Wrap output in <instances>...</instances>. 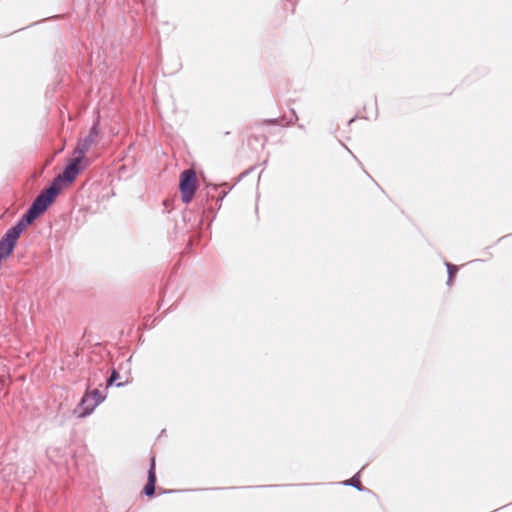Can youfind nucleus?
Listing matches in <instances>:
<instances>
[{"label": "nucleus", "mask_w": 512, "mask_h": 512, "mask_svg": "<svg viewBox=\"0 0 512 512\" xmlns=\"http://www.w3.org/2000/svg\"><path fill=\"white\" fill-rule=\"evenodd\" d=\"M99 132L100 119L97 117L89 128L88 134L77 142L74 149L75 156L68 159L63 171L39 192L16 223L2 236V260L8 259L13 254L20 236L52 206L62 190L71 185L87 168L89 162L86 152L95 143Z\"/></svg>", "instance_id": "obj_1"}, {"label": "nucleus", "mask_w": 512, "mask_h": 512, "mask_svg": "<svg viewBox=\"0 0 512 512\" xmlns=\"http://www.w3.org/2000/svg\"><path fill=\"white\" fill-rule=\"evenodd\" d=\"M198 188L199 181L195 170L190 168L182 171L179 178V191L182 202L189 204L193 200Z\"/></svg>", "instance_id": "obj_2"}, {"label": "nucleus", "mask_w": 512, "mask_h": 512, "mask_svg": "<svg viewBox=\"0 0 512 512\" xmlns=\"http://www.w3.org/2000/svg\"><path fill=\"white\" fill-rule=\"evenodd\" d=\"M219 188V185H216V184H210L206 187L207 189V192L205 194V197L203 198L202 197V192H200V194L198 195V202H199V205L202 209V213L205 214L206 212L207 213H212L213 216L215 215V211L216 210H219L221 208V204H222V201L223 199L226 197V195L229 193V191L231 190V188L229 187L228 190H224L222 191L218 198H217V202H216V208H213L212 206L208 205L209 204V200L210 198H214V195L211 194L216 192Z\"/></svg>", "instance_id": "obj_3"}, {"label": "nucleus", "mask_w": 512, "mask_h": 512, "mask_svg": "<svg viewBox=\"0 0 512 512\" xmlns=\"http://www.w3.org/2000/svg\"><path fill=\"white\" fill-rule=\"evenodd\" d=\"M147 474V483L145 484L142 493L149 498H153L155 497L157 483L156 459L154 455L150 457V465Z\"/></svg>", "instance_id": "obj_4"}, {"label": "nucleus", "mask_w": 512, "mask_h": 512, "mask_svg": "<svg viewBox=\"0 0 512 512\" xmlns=\"http://www.w3.org/2000/svg\"><path fill=\"white\" fill-rule=\"evenodd\" d=\"M85 393L89 396L92 403L85 408V412H79V417L84 418L91 415L96 407H98L106 399V395H103L99 389L90 390V385L87 386Z\"/></svg>", "instance_id": "obj_5"}, {"label": "nucleus", "mask_w": 512, "mask_h": 512, "mask_svg": "<svg viewBox=\"0 0 512 512\" xmlns=\"http://www.w3.org/2000/svg\"><path fill=\"white\" fill-rule=\"evenodd\" d=\"M341 484L344 486H353L358 491L366 490V488L360 483V472L354 474L350 479L342 481Z\"/></svg>", "instance_id": "obj_6"}, {"label": "nucleus", "mask_w": 512, "mask_h": 512, "mask_svg": "<svg viewBox=\"0 0 512 512\" xmlns=\"http://www.w3.org/2000/svg\"><path fill=\"white\" fill-rule=\"evenodd\" d=\"M120 378V373L117 369L113 368L111 370V373H110V376L106 379V387H111L113 386L114 384L116 385V387H123L125 385V382H118L116 383V381Z\"/></svg>", "instance_id": "obj_7"}, {"label": "nucleus", "mask_w": 512, "mask_h": 512, "mask_svg": "<svg viewBox=\"0 0 512 512\" xmlns=\"http://www.w3.org/2000/svg\"><path fill=\"white\" fill-rule=\"evenodd\" d=\"M267 141H268V137L263 135V134H261V135H252V136H250L248 138V144L250 146H252L253 143L255 142V143L259 144L261 149H264Z\"/></svg>", "instance_id": "obj_8"}, {"label": "nucleus", "mask_w": 512, "mask_h": 512, "mask_svg": "<svg viewBox=\"0 0 512 512\" xmlns=\"http://www.w3.org/2000/svg\"><path fill=\"white\" fill-rule=\"evenodd\" d=\"M89 403H92V401L89 398V396L86 393H84L80 402L78 403L77 407L75 408L74 413L79 414V412H85V408L89 406Z\"/></svg>", "instance_id": "obj_9"}, {"label": "nucleus", "mask_w": 512, "mask_h": 512, "mask_svg": "<svg viewBox=\"0 0 512 512\" xmlns=\"http://www.w3.org/2000/svg\"><path fill=\"white\" fill-rule=\"evenodd\" d=\"M445 265L447 268L448 276H450V278H454L459 270L458 266H456L452 263H449V262H446Z\"/></svg>", "instance_id": "obj_10"}, {"label": "nucleus", "mask_w": 512, "mask_h": 512, "mask_svg": "<svg viewBox=\"0 0 512 512\" xmlns=\"http://www.w3.org/2000/svg\"><path fill=\"white\" fill-rule=\"evenodd\" d=\"M283 118H270V119H264L261 124L263 125H276V124H279L280 120H282Z\"/></svg>", "instance_id": "obj_11"}, {"label": "nucleus", "mask_w": 512, "mask_h": 512, "mask_svg": "<svg viewBox=\"0 0 512 512\" xmlns=\"http://www.w3.org/2000/svg\"><path fill=\"white\" fill-rule=\"evenodd\" d=\"M291 113H292V117L287 122L288 126L293 125L298 120V116H297L296 111L294 109H291Z\"/></svg>", "instance_id": "obj_12"}, {"label": "nucleus", "mask_w": 512, "mask_h": 512, "mask_svg": "<svg viewBox=\"0 0 512 512\" xmlns=\"http://www.w3.org/2000/svg\"><path fill=\"white\" fill-rule=\"evenodd\" d=\"M176 490H162L160 493L161 494H169V493H174Z\"/></svg>", "instance_id": "obj_13"}, {"label": "nucleus", "mask_w": 512, "mask_h": 512, "mask_svg": "<svg viewBox=\"0 0 512 512\" xmlns=\"http://www.w3.org/2000/svg\"><path fill=\"white\" fill-rule=\"evenodd\" d=\"M453 279H454V278H450V276H448V278H447V285H448V286L452 285V283H453Z\"/></svg>", "instance_id": "obj_14"}, {"label": "nucleus", "mask_w": 512, "mask_h": 512, "mask_svg": "<svg viewBox=\"0 0 512 512\" xmlns=\"http://www.w3.org/2000/svg\"><path fill=\"white\" fill-rule=\"evenodd\" d=\"M356 117H353L351 118L349 121H348V124H351L354 120H355Z\"/></svg>", "instance_id": "obj_15"}, {"label": "nucleus", "mask_w": 512, "mask_h": 512, "mask_svg": "<svg viewBox=\"0 0 512 512\" xmlns=\"http://www.w3.org/2000/svg\"><path fill=\"white\" fill-rule=\"evenodd\" d=\"M298 127H299L300 129H305V127H304V125H303V124H298Z\"/></svg>", "instance_id": "obj_16"}, {"label": "nucleus", "mask_w": 512, "mask_h": 512, "mask_svg": "<svg viewBox=\"0 0 512 512\" xmlns=\"http://www.w3.org/2000/svg\"><path fill=\"white\" fill-rule=\"evenodd\" d=\"M1 383H2V384L4 383V380H3V379L1 380Z\"/></svg>", "instance_id": "obj_17"}]
</instances>
